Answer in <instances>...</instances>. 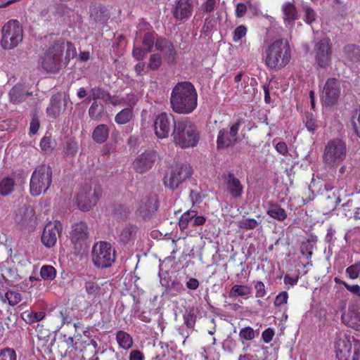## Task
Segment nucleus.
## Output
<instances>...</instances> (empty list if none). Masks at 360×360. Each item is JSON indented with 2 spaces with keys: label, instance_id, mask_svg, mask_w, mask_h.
Instances as JSON below:
<instances>
[{
  "label": "nucleus",
  "instance_id": "f257e3e1",
  "mask_svg": "<svg viewBox=\"0 0 360 360\" xmlns=\"http://www.w3.org/2000/svg\"><path fill=\"white\" fill-rule=\"evenodd\" d=\"M65 50V59L68 63L76 56V49L71 42L64 39L54 41L46 49L41 58V65L47 72L56 73L62 68V59Z\"/></svg>",
  "mask_w": 360,
  "mask_h": 360
},
{
  "label": "nucleus",
  "instance_id": "f03ea898",
  "mask_svg": "<svg viewBox=\"0 0 360 360\" xmlns=\"http://www.w3.org/2000/svg\"><path fill=\"white\" fill-rule=\"evenodd\" d=\"M170 103L176 113H191L198 105V94L194 86L190 82H178L172 89Z\"/></svg>",
  "mask_w": 360,
  "mask_h": 360
},
{
  "label": "nucleus",
  "instance_id": "7ed1b4c3",
  "mask_svg": "<svg viewBox=\"0 0 360 360\" xmlns=\"http://www.w3.org/2000/svg\"><path fill=\"white\" fill-rule=\"evenodd\" d=\"M172 135L174 143L181 148L195 147L200 139L196 126L188 118L174 123Z\"/></svg>",
  "mask_w": 360,
  "mask_h": 360
},
{
  "label": "nucleus",
  "instance_id": "20e7f679",
  "mask_svg": "<svg viewBox=\"0 0 360 360\" xmlns=\"http://www.w3.org/2000/svg\"><path fill=\"white\" fill-rule=\"evenodd\" d=\"M290 47L282 39H277L269 44L264 53L265 64L271 70L285 67L290 62Z\"/></svg>",
  "mask_w": 360,
  "mask_h": 360
},
{
  "label": "nucleus",
  "instance_id": "39448f33",
  "mask_svg": "<svg viewBox=\"0 0 360 360\" xmlns=\"http://www.w3.org/2000/svg\"><path fill=\"white\" fill-rule=\"evenodd\" d=\"M347 155L346 142L340 138L332 139L324 147L322 162L326 167L335 169L346 159Z\"/></svg>",
  "mask_w": 360,
  "mask_h": 360
},
{
  "label": "nucleus",
  "instance_id": "423d86ee",
  "mask_svg": "<svg viewBox=\"0 0 360 360\" xmlns=\"http://www.w3.org/2000/svg\"><path fill=\"white\" fill-rule=\"evenodd\" d=\"M52 183V169L49 165H38L32 172L30 182V193L32 196H39L46 193Z\"/></svg>",
  "mask_w": 360,
  "mask_h": 360
},
{
  "label": "nucleus",
  "instance_id": "0eeeda50",
  "mask_svg": "<svg viewBox=\"0 0 360 360\" xmlns=\"http://www.w3.org/2000/svg\"><path fill=\"white\" fill-rule=\"evenodd\" d=\"M23 38V30L17 20L8 21L2 27L0 44L4 50H11L18 46Z\"/></svg>",
  "mask_w": 360,
  "mask_h": 360
},
{
  "label": "nucleus",
  "instance_id": "6e6552de",
  "mask_svg": "<svg viewBox=\"0 0 360 360\" xmlns=\"http://www.w3.org/2000/svg\"><path fill=\"white\" fill-rule=\"evenodd\" d=\"M91 258L94 264L100 269L112 266L115 260V250L105 241H99L92 248Z\"/></svg>",
  "mask_w": 360,
  "mask_h": 360
},
{
  "label": "nucleus",
  "instance_id": "1a4fd4ad",
  "mask_svg": "<svg viewBox=\"0 0 360 360\" xmlns=\"http://www.w3.org/2000/svg\"><path fill=\"white\" fill-rule=\"evenodd\" d=\"M102 195V188L99 184H84L77 196V205L79 210L89 211L97 203Z\"/></svg>",
  "mask_w": 360,
  "mask_h": 360
},
{
  "label": "nucleus",
  "instance_id": "9d476101",
  "mask_svg": "<svg viewBox=\"0 0 360 360\" xmlns=\"http://www.w3.org/2000/svg\"><path fill=\"white\" fill-rule=\"evenodd\" d=\"M88 238V226L85 221H80L72 225L70 238L75 255L81 254L87 249Z\"/></svg>",
  "mask_w": 360,
  "mask_h": 360
},
{
  "label": "nucleus",
  "instance_id": "9b49d317",
  "mask_svg": "<svg viewBox=\"0 0 360 360\" xmlns=\"http://www.w3.org/2000/svg\"><path fill=\"white\" fill-rule=\"evenodd\" d=\"M193 174V169L188 165H177L164 178V185L170 189H175Z\"/></svg>",
  "mask_w": 360,
  "mask_h": 360
},
{
  "label": "nucleus",
  "instance_id": "f8f14e48",
  "mask_svg": "<svg viewBox=\"0 0 360 360\" xmlns=\"http://www.w3.org/2000/svg\"><path fill=\"white\" fill-rule=\"evenodd\" d=\"M341 89L339 81L335 78H328L323 89L321 98L323 104L326 107H332L337 103Z\"/></svg>",
  "mask_w": 360,
  "mask_h": 360
},
{
  "label": "nucleus",
  "instance_id": "ddd939ff",
  "mask_svg": "<svg viewBox=\"0 0 360 360\" xmlns=\"http://www.w3.org/2000/svg\"><path fill=\"white\" fill-rule=\"evenodd\" d=\"M62 230L63 225L58 220L47 223L41 238L43 245L48 248L53 247L60 237Z\"/></svg>",
  "mask_w": 360,
  "mask_h": 360
},
{
  "label": "nucleus",
  "instance_id": "4468645a",
  "mask_svg": "<svg viewBox=\"0 0 360 360\" xmlns=\"http://www.w3.org/2000/svg\"><path fill=\"white\" fill-rule=\"evenodd\" d=\"M176 123L174 117L171 113L162 112L155 119L154 122L155 133L159 139L168 137L172 127L174 128Z\"/></svg>",
  "mask_w": 360,
  "mask_h": 360
},
{
  "label": "nucleus",
  "instance_id": "2eb2a0df",
  "mask_svg": "<svg viewBox=\"0 0 360 360\" xmlns=\"http://www.w3.org/2000/svg\"><path fill=\"white\" fill-rule=\"evenodd\" d=\"M315 60L321 68H324L330 65L331 60V44L328 38L320 39L315 45Z\"/></svg>",
  "mask_w": 360,
  "mask_h": 360
},
{
  "label": "nucleus",
  "instance_id": "dca6fc26",
  "mask_svg": "<svg viewBox=\"0 0 360 360\" xmlns=\"http://www.w3.org/2000/svg\"><path fill=\"white\" fill-rule=\"evenodd\" d=\"M222 178L224 181L226 191L231 198L236 200L241 198L244 192V186L240 179L233 172L224 174Z\"/></svg>",
  "mask_w": 360,
  "mask_h": 360
},
{
  "label": "nucleus",
  "instance_id": "f3484780",
  "mask_svg": "<svg viewBox=\"0 0 360 360\" xmlns=\"http://www.w3.org/2000/svg\"><path fill=\"white\" fill-rule=\"evenodd\" d=\"M157 156V153L154 150H146L142 153L134 160V169L141 174L148 171L154 165Z\"/></svg>",
  "mask_w": 360,
  "mask_h": 360
},
{
  "label": "nucleus",
  "instance_id": "a211bd4d",
  "mask_svg": "<svg viewBox=\"0 0 360 360\" xmlns=\"http://www.w3.org/2000/svg\"><path fill=\"white\" fill-rule=\"evenodd\" d=\"M158 201L157 195L150 193L141 200L138 211L143 219H150L158 210Z\"/></svg>",
  "mask_w": 360,
  "mask_h": 360
},
{
  "label": "nucleus",
  "instance_id": "6ab92c4d",
  "mask_svg": "<svg viewBox=\"0 0 360 360\" xmlns=\"http://www.w3.org/2000/svg\"><path fill=\"white\" fill-rule=\"evenodd\" d=\"M68 99L65 97L63 100L60 93L53 95L46 108L47 116L54 119L58 117L65 111Z\"/></svg>",
  "mask_w": 360,
  "mask_h": 360
},
{
  "label": "nucleus",
  "instance_id": "aec40b11",
  "mask_svg": "<svg viewBox=\"0 0 360 360\" xmlns=\"http://www.w3.org/2000/svg\"><path fill=\"white\" fill-rule=\"evenodd\" d=\"M156 50L164 53L165 60L169 63H174L176 59V51L174 44L169 39L164 37H158L155 42Z\"/></svg>",
  "mask_w": 360,
  "mask_h": 360
},
{
  "label": "nucleus",
  "instance_id": "412c9836",
  "mask_svg": "<svg viewBox=\"0 0 360 360\" xmlns=\"http://www.w3.org/2000/svg\"><path fill=\"white\" fill-rule=\"evenodd\" d=\"M36 219L34 209L27 205L19 208L14 218L15 221L23 227L34 226Z\"/></svg>",
  "mask_w": 360,
  "mask_h": 360
},
{
  "label": "nucleus",
  "instance_id": "4be33fe9",
  "mask_svg": "<svg viewBox=\"0 0 360 360\" xmlns=\"http://www.w3.org/2000/svg\"><path fill=\"white\" fill-rule=\"evenodd\" d=\"M193 6L191 0H179L173 12L174 18L177 20H183L191 16Z\"/></svg>",
  "mask_w": 360,
  "mask_h": 360
},
{
  "label": "nucleus",
  "instance_id": "5701e85b",
  "mask_svg": "<svg viewBox=\"0 0 360 360\" xmlns=\"http://www.w3.org/2000/svg\"><path fill=\"white\" fill-rule=\"evenodd\" d=\"M335 348L338 360H350L353 340L351 342L347 339H338L335 343Z\"/></svg>",
  "mask_w": 360,
  "mask_h": 360
},
{
  "label": "nucleus",
  "instance_id": "b1692460",
  "mask_svg": "<svg viewBox=\"0 0 360 360\" xmlns=\"http://www.w3.org/2000/svg\"><path fill=\"white\" fill-rule=\"evenodd\" d=\"M31 92L25 90V88L20 85H15L9 91V100L13 104H18L25 100L27 96H32Z\"/></svg>",
  "mask_w": 360,
  "mask_h": 360
},
{
  "label": "nucleus",
  "instance_id": "393cba45",
  "mask_svg": "<svg viewBox=\"0 0 360 360\" xmlns=\"http://www.w3.org/2000/svg\"><path fill=\"white\" fill-rule=\"evenodd\" d=\"M236 142V138H233L226 129H221L219 131L217 139V148L218 150L233 146Z\"/></svg>",
  "mask_w": 360,
  "mask_h": 360
},
{
  "label": "nucleus",
  "instance_id": "a878e982",
  "mask_svg": "<svg viewBox=\"0 0 360 360\" xmlns=\"http://www.w3.org/2000/svg\"><path fill=\"white\" fill-rule=\"evenodd\" d=\"M109 133L108 126L105 124H100L94 129L92 139L97 143H103L108 140Z\"/></svg>",
  "mask_w": 360,
  "mask_h": 360
},
{
  "label": "nucleus",
  "instance_id": "bb28decb",
  "mask_svg": "<svg viewBox=\"0 0 360 360\" xmlns=\"http://www.w3.org/2000/svg\"><path fill=\"white\" fill-rule=\"evenodd\" d=\"M115 338L119 347L124 350L127 351L133 347L134 341L131 335L124 330H118Z\"/></svg>",
  "mask_w": 360,
  "mask_h": 360
},
{
  "label": "nucleus",
  "instance_id": "cd10ccee",
  "mask_svg": "<svg viewBox=\"0 0 360 360\" xmlns=\"http://www.w3.org/2000/svg\"><path fill=\"white\" fill-rule=\"evenodd\" d=\"M138 231L136 225L131 224H127L121 231L120 234V240L124 244L129 243L134 240L135 236Z\"/></svg>",
  "mask_w": 360,
  "mask_h": 360
},
{
  "label": "nucleus",
  "instance_id": "c85d7f7f",
  "mask_svg": "<svg viewBox=\"0 0 360 360\" xmlns=\"http://www.w3.org/2000/svg\"><path fill=\"white\" fill-rule=\"evenodd\" d=\"M266 214L273 219L278 221H283L287 218V213L285 210L282 208L279 205L274 202L269 204Z\"/></svg>",
  "mask_w": 360,
  "mask_h": 360
},
{
  "label": "nucleus",
  "instance_id": "c756f323",
  "mask_svg": "<svg viewBox=\"0 0 360 360\" xmlns=\"http://www.w3.org/2000/svg\"><path fill=\"white\" fill-rule=\"evenodd\" d=\"M16 186L15 179L11 176L4 177L0 181V195L6 197L11 195Z\"/></svg>",
  "mask_w": 360,
  "mask_h": 360
},
{
  "label": "nucleus",
  "instance_id": "7c9ffc66",
  "mask_svg": "<svg viewBox=\"0 0 360 360\" xmlns=\"http://www.w3.org/2000/svg\"><path fill=\"white\" fill-rule=\"evenodd\" d=\"M282 11L285 24H290L297 19V12L293 4L290 2L284 4L282 6Z\"/></svg>",
  "mask_w": 360,
  "mask_h": 360
},
{
  "label": "nucleus",
  "instance_id": "2f4dec72",
  "mask_svg": "<svg viewBox=\"0 0 360 360\" xmlns=\"http://www.w3.org/2000/svg\"><path fill=\"white\" fill-rule=\"evenodd\" d=\"M84 289L89 297L96 298L101 292V285L98 283L97 279L94 277L84 283Z\"/></svg>",
  "mask_w": 360,
  "mask_h": 360
},
{
  "label": "nucleus",
  "instance_id": "473e14b6",
  "mask_svg": "<svg viewBox=\"0 0 360 360\" xmlns=\"http://www.w3.org/2000/svg\"><path fill=\"white\" fill-rule=\"evenodd\" d=\"M21 318L28 324L31 325L34 323L39 322L43 320L46 314L44 311H34L31 310H27L21 313Z\"/></svg>",
  "mask_w": 360,
  "mask_h": 360
},
{
  "label": "nucleus",
  "instance_id": "72a5a7b5",
  "mask_svg": "<svg viewBox=\"0 0 360 360\" xmlns=\"http://www.w3.org/2000/svg\"><path fill=\"white\" fill-rule=\"evenodd\" d=\"M0 299L4 303L7 300L9 305L15 306L22 300V295L18 290H8L5 295L0 292Z\"/></svg>",
  "mask_w": 360,
  "mask_h": 360
},
{
  "label": "nucleus",
  "instance_id": "f704fd0d",
  "mask_svg": "<svg viewBox=\"0 0 360 360\" xmlns=\"http://www.w3.org/2000/svg\"><path fill=\"white\" fill-rule=\"evenodd\" d=\"M252 292V288L248 285H233L229 291V297L236 298L249 295Z\"/></svg>",
  "mask_w": 360,
  "mask_h": 360
},
{
  "label": "nucleus",
  "instance_id": "c9c22d12",
  "mask_svg": "<svg viewBox=\"0 0 360 360\" xmlns=\"http://www.w3.org/2000/svg\"><path fill=\"white\" fill-rule=\"evenodd\" d=\"M345 55L352 62H360V46L347 44L343 49Z\"/></svg>",
  "mask_w": 360,
  "mask_h": 360
},
{
  "label": "nucleus",
  "instance_id": "e433bc0d",
  "mask_svg": "<svg viewBox=\"0 0 360 360\" xmlns=\"http://www.w3.org/2000/svg\"><path fill=\"white\" fill-rule=\"evenodd\" d=\"M198 214V212L193 210H188L184 212L181 217H180L179 221V226L181 230H184L188 228L189 226H192L193 219L195 217V214Z\"/></svg>",
  "mask_w": 360,
  "mask_h": 360
},
{
  "label": "nucleus",
  "instance_id": "4c0bfd02",
  "mask_svg": "<svg viewBox=\"0 0 360 360\" xmlns=\"http://www.w3.org/2000/svg\"><path fill=\"white\" fill-rule=\"evenodd\" d=\"M133 116V110L129 108L122 109L115 117V122L118 124L128 123Z\"/></svg>",
  "mask_w": 360,
  "mask_h": 360
},
{
  "label": "nucleus",
  "instance_id": "58836bf2",
  "mask_svg": "<svg viewBox=\"0 0 360 360\" xmlns=\"http://www.w3.org/2000/svg\"><path fill=\"white\" fill-rule=\"evenodd\" d=\"M104 112V106L101 103L94 101L89 109V115L91 119L100 120Z\"/></svg>",
  "mask_w": 360,
  "mask_h": 360
},
{
  "label": "nucleus",
  "instance_id": "ea45409f",
  "mask_svg": "<svg viewBox=\"0 0 360 360\" xmlns=\"http://www.w3.org/2000/svg\"><path fill=\"white\" fill-rule=\"evenodd\" d=\"M56 143L51 136H45L40 141V148L43 153L50 154L55 148Z\"/></svg>",
  "mask_w": 360,
  "mask_h": 360
},
{
  "label": "nucleus",
  "instance_id": "a19ab883",
  "mask_svg": "<svg viewBox=\"0 0 360 360\" xmlns=\"http://www.w3.org/2000/svg\"><path fill=\"white\" fill-rule=\"evenodd\" d=\"M236 223L238 228L245 230L255 229L260 224V222L257 221L255 219L249 217H243L242 219L238 220Z\"/></svg>",
  "mask_w": 360,
  "mask_h": 360
},
{
  "label": "nucleus",
  "instance_id": "79ce46f5",
  "mask_svg": "<svg viewBox=\"0 0 360 360\" xmlns=\"http://www.w3.org/2000/svg\"><path fill=\"white\" fill-rule=\"evenodd\" d=\"M303 122L306 128L310 132L314 133L319 127L317 120L311 113L307 112L305 114Z\"/></svg>",
  "mask_w": 360,
  "mask_h": 360
},
{
  "label": "nucleus",
  "instance_id": "37998d69",
  "mask_svg": "<svg viewBox=\"0 0 360 360\" xmlns=\"http://www.w3.org/2000/svg\"><path fill=\"white\" fill-rule=\"evenodd\" d=\"M348 316V326L356 330H360V311H351Z\"/></svg>",
  "mask_w": 360,
  "mask_h": 360
},
{
  "label": "nucleus",
  "instance_id": "c03bdc74",
  "mask_svg": "<svg viewBox=\"0 0 360 360\" xmlns=\"http://www.w3.org/2000/svg\"><path fill=\"white\" fill-rule=\"evenodd\" d=\"M255 331L250 326H247L241 328L239 331V340L243 342L245 341H251L255 338Z\"/></svg>",
  "mask_w": 360,
  "mask_h": 360
},
{
  "label": "nucleus",
  "instance_id": "a18cd8bd",
  "mask_svg": "<svg viewBox=\"0 0 360 360\" xmlns=\"http://www.w3.org/2000/svg\"><path fill=\"white\" fill-rule=\"evenodd\" d=\"M162 59L159 53H153L149 57L147 68L151 70H158L162 65Z\"/></svg>",
  "mask_w": 360,
  "mask_h": 360
},
{
  "label": "nucleus",
  "instance_id": "49530a36",
  "mask_svg": "<svg viewBox=\"0 0 360 360\" xmlns=\"http://www.w3.org/2000/svg\"><path fill=\"white\" fill-rule=\"evenodd\" d=\"M40 275L44 280H53L56 276L55 268L50 265H44L40 270Z\"/></svg>",
  "mask_w": 360,
  "mask_h": 360
},
{
  "label": "nucleus",
  "instance_id": "de8ad7c7",
  "mask_svg": "<svg viewBox=\"0 0 360 360\" xmlns=\"http://www.w3.org/2000/svg\"><path fill=\"white\" fill-rule=\"evenodd\" d=\"M155 32H146L142 39V44L147 52H151L155 45Z\"/></svg>",
  "mask_w": 360,
  "mask_h": 360
},
{
  "label": "nucleus",
  "instance_id": "09e8293b",
  "mask_svg": "<svg viewBox=\"0 0 360 360\" xmlns=\"http://www.w3.org/2000/svg\"><path fill=\"white\" fill-rule=\"evenodd\" d=\"M350 123L355 135L360 139V110L352 114Z\"/></svg>",
  "mask_w": 360,
  "mask_h": 360
},
{
  "label": "nucleus",
  "instance_id": "8fccbe9b",
  "mask_svg": "<svg viewBox=\"0 0 360 360\" xmlns=\"http://www.w3.org/2000/svg\"><path fill=\"white\" fill-rule=\"evenodd\" d=\"M107 93L105 91H104L103 89L96 86L91 89L90 94L89 96V100L91 101H96L98 99H105L107 95Z\"/></svg>",
  "mask_w": 360,
  "mask_h": 360
},
{
  "label": "nucleus",
  "instance_id": "3c124183",
  "mask_svg": "<svg viewBox=\"0 0 360 360\" xmlns=\"http://www.w3.org/2000/svg\"><path fill=\"white\" fill-rule=\"evenodd\" d=\"M17 355L13 348L5 347L0 349V360H16Z\"/></svg>",
  "mask_w": 360,
  "mask_h": 360
},
{
  "label": "nucleus",
  "instance_id": "603ef678",
  "mask_svg": "<svg viewBox=\"0 0 360 360\" xmlns=\"http://www.w3.org/2000/svg\"><path fill=\"white\" fill-rule=\"evenodd\" d=\"M158 346L160 347V352H158L155 356H153L151 360H164L166 357L167 354L169 352V345L166 342H160L158 343Z\"/></svg>",
  "mask_w": 360,
  "mask_h": 360
},
{
  "label": "nucleus",
  "instance_id": "864d4df0",
  "mask_svg": "<svg viewBox=\"0 0 360 360\" xmlns=\"http://www.w3.org/2000/svg\"><path fill=\"white\" fill-rule=\"evenodd\" d=\"M346 274L351 279H356L359 277L360 273V262L348 266L345 270Z\"/></svg>",
  "mask_w": 360,
  "mask_h": 360
},
{
  "label": "nucleus",
  "instance_id": "5fc2aeb1",
  "mask_svg": "<svg viewBox=\"0 0 360 360\" xmlns=\"http://www.w3.org/2000/svg\"><path fill=\"white\" fill-rule=\"evenodd\" d=\"M247 31V27L243 25L237 27L234 30L233 41L234 42L239 41L243 37H244L246 35Z\"/></svg>",
  "mask_w": 360,
  "mask_h": 360
},
{
  "label": "nucleus",
  "instance_id": "6e6d98bb",
  "mask_svg": "<svg viewBox=\"0 0 360 360\" xmlns=\"http://www.w3.org/2000/svg\"><path fill=\"white\" fill-rule=\"evenodd\" d=\"M138 101L137 96L133 94H127L124 98H122V103L129 106L133 110Z\"/></svg>",
  "mask_w": 360,
  "mask_h": 360
},
{
  "label": "nucleus",
  "instance_id": "4d7b16f0",
  "mask_svg": "<svg viewBox=\"0 0 360 360\" xmlns=\"http://www.w3.org/2000/svg\"><path fill=\"white\" fill-rule=\"evenodd\" d=\"M254 288L255 290V297L257 298H262L266 294V291L265 289V285L262 281H257L254 284Z\"/></svg>",
  "mask_w": 360,
  "mask_h": 360
},
{
  "label": "nucleus",
  "instance_id": "13d9d810",
  "mask_svg": "<svg viewBox=\"0 0 360 360\" xmlns=\"http://www.w3.org/2000/svg\"><path fill=\"white\" fill-rule=\"evenodd\" d=\"M288 300V293L286 291H282L276 295L274 303L276 307H281L287 304Z\"/></svg>",
  "mask_w": 360,
  "mask_h": 360
},
{
  "label": "nucleus",
  "instance_id": "bf43d9fd",
  "mask_svg": "<svg viewBox=\"0 0 360 360\" xmlns=\"http://www.w3.org/2000/svg\"><path fill=\"white\" fill-rule=\"evenodd\" d=\"M148 52L140 47H134L132 50V56L137 60H143Z\"/></svg>",
  "mask_w": 360,
  "mask_h": 360
},
{
  "label": "nucleus",
  "instance_id": "052dcab7",
  "mask_svg": "<svg viewBox=\"0 0 360 360\" xmlns=\"http://www.w3.org/2000/svg\"><path fill=\"white\" fill-rule=\"evenodd\" d=\"M352 360H360V340L353 338V355Z\"/></svg>",
  "mask_w": 360,
  "mask_h": 360
},
{
  "label": "nucleus",
  "instance_id": "680f3d73",
  "mask_svg": "<svg viewBox=\"0 0 360 360\" xmlns=\"http://www.w3.org/2000/svg\"><path fill=\"white\" fill-rule=\"evenodd\" d=\"M184 323L187 328H193L195 323L196 316L193 313L189 312L184 317Z\"/></svg>",
  "mask_w": 360,
  "mask_h": 360
},
{
  "label": "nucleus",
  "instance_id": "e2e57ef3",
  "mask_svg": "<svg viewBox=\"0 0 360 360\" xmlns=\"http://www.w3.org/2000/svg\"><path fill=\"white\" fill-rule=\"evenodd\" d=\"M275 335L274 330L271 328H267L262 333V338L265 343H269Z\"/></svg>",
  "mask_w": 360,
  "mask_h": 360
},
{
  "label": "nucleus",
  "instance_id": "0e129e2a",
  "mask_svg": "<svg viewBox=\"0 0 360 360\" xmlns=\"http://www.w3.org/2000/svg\"><path fill=\"white\" fill-rule=\"evenodd\" d=\"M305 22L309 24H311L316 20V13L315 11L307 7L305 8Z\"/></svg>",
  "mask_w": 360,
  "mask_h": 360
},
{
  "label": "nucleus",
  "instance_id": "69168bd1",
  "mask_svg": "<svg viewBox=\"0 0 360 360\" xmlns=\"http://www.w3.org/2000/svg\"><path fill=\"white\" fill-rule=\"evenodd\" d=\"M243 124V120L241 119H238L234 122L230 127V131L229 134L233 137L236 138L238 130L241 124Z\"/></svg>",
  "mask_w": 360,
  "mask_h": 360
},
{
  "label": "nucleus",
  "instance_id": "338daca9",
  "mask_svg": "<svg viewBox=\"0 0 360 360\" xmlns=\"http://www.w3.org/2000/svg\"><path fill=\"white\" fill-rule=\"evenodd\" d=\"M145 356L142 352L138 349L131 351L129 356V360H144Z\"/></svg>",
  "mask_w": 360,
  "mask_h": 360
},
{
  "label": "nucleus",
  "instance_id": "774afa93",
  "mask_svg": "<svg viewBox=\"0 0 360 360\" xmlns=\"http://www.w3.org/2000/svg\"><path fill=\"white\" fill-rule=\"evenodd\" d=\"M344 287L352 294L360 297V286L359 285H349L347 283H344Z\"/></svg>",
  "mask_w": 360,
  "mask_h": 360
}]
</instances>
